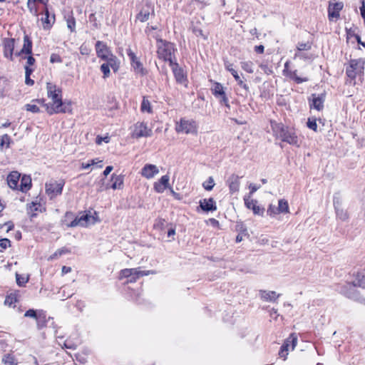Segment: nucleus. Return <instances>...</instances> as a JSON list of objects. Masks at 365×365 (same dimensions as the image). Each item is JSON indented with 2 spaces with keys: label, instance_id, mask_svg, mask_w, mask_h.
I'll return each instance as SVG.
<instances>
[{
  "label": "nucleus",
  "instance_id": "obj_1",
  "mask_svg": "<svg viewBox=\"0 0 365 365\" xmlns=\"http://www.w3.org/2000/svg\"><path fill=\"white\" fill-rule=\"evenodd\" d=\"M47 96L51 100V103L45 104L46 111L49 115L71 111L70 102H63L62 89L53 83H46Z\"/></svg>",
  "mask_w": 365,
  "mask_h": 365
},
{
  "label": "nucleus",
  "instance_id": "obj_2",
  "mask_svg": "<svg viewBox=\"0 0 365 365\" xmlns=\"http://www.w3.org/2000/svg\"><path fill=\"white\" fill-rule=\"evenodd\" d=\"M157 53L160 58L165 61H169L170 64H173V54L174 52V46L173 43L163 40L157 41Z\"/></svg>",
  "mask_w": 365,
  "mask_h": 365
},
{
  "label": "nucleus",
  "instance_id": "obj_3",
  "mask_svg": "<svg viewBox=\"0 0 365 365\" xmlns=\"http://www.w3.org/2000/svg\"><path fill=\"white\" fill-rule=\"evenodd\" d=\"M175 130L178 133H195L197 130L196 122L192 120L181 118L176 123Z\"/></svg>",
  "mask_w": 365,
  "mask_h": 365
},
{
  "label": "nucleus",
  "instance_id": "obj_4",
  "mask_svg": "<svg viewBox=\"0 0 365 365\" xmlns=\"http://www.w3.org/2000/svg\"><path fill=\"white\" fill-rule=\"evenodd\" d=\"M354 279L351 282H347L341 287L340 292L346 296L347 297L363 302L364 299L360 296L359 292L357 290V287H360L359 285H354Z\"/></svg>",
  "mask_w": 365,
  "mask_h": 365
},
{
  "label": "nucleus",
  "instance_id": "obj_5",
  "mask_svg": "<svg viewBox=\"0 0 365 365\" xmlns=\"http://www.w3.org/2000/svg\"><path fill=\"white\" fill-rule=\"evenodd\" d=\"M127 54L130 61V66L133 72L141 76H146L148 73L147 70L144 68L143 63L140 59L136 56L135 53L131 51L130 48L127 50Z\"/></svg>",
  "mask_w": 365,
  "mask_h": 365
},
{
  "label": "nucleus",
  "instance_id": "obj_6",
  "mask_svg": "<svg viewBox=\"0 0 365 365\" xmlns=\"http://www.w3.org/2000/svg\"><path fill=\"white\" fill-rule=\"evenodd\" d=\"M210 91L215 98L220 101L221 103H224L229 106L228 98L226 96L225 88L224 86L218 82H215L210 80Z\"/></svg>",
  "mask_w": 365,
  "mask_h": 365
},
{
  "label": "nucleus",
  "instance_id": "obj_7",
  "mask_svg": "<svg viewBox=\"0 0 365 365\" xmlns=\"http://www.w3.org/2000/svg\"><path fill=\"white\" fill-rule=\"evenodd\" d=\"M365 61L361 59H351L349 66L346 69V76L350 79H356V76L362 73Z\"/></svg>",
  "mask_w": 365,
  "mask_h": 365
},
{
  "label": "nucleus",
  "instance_id": "obj_8",
  "mask_svg": "<svg viewBox=\"0 0 365 365\" xmlns=\"http://www.w3.org/2000/svg\"><path fill=\"white\" fill-rule=\"evenodd\" d=\"M64 182L50 180L45 184L46 193L50 199L56 197L62 193Z\"/></svg>",
  "mask_w": 365,
  "mask_h": 365
},
{
  "label": "nucleus",
  "instance_id": "obj_9",
  "mask_svg": "<svg viewBox=\"0 0 365 365\" xmlns=\"http://www.w3.org/2000/svg\"><path fill=\"white\" fill-rule=\"evenodd\" d=\"M153 134V131L148 128V124L144 122H137L133 126L131 136L135 138L142 137H150Z\"/></svg>",
  "mask_w": 365,
  "mask_h": 365
},
{
  "label": "nucleus",
  "instance_id": "obj_10",
  "mask_svg": "<svg viewBox=\"0 0 365 365\" xmlns=\"http://www.w3.org/2000/svg\"><path fill=\"white\" fill-rule=\"evenodd\" d=\"M95 218L90 214H82L81 215L76 216L70 224L68 225V227H86L90 225L94 224Z\"/></svg>",
  "mask_w": 365,
  "mask_h": 365
},
{
  "label": "nucleus",
  "instance_id": "obj_11",
  "mask_svg": "<svg viewBox=\"0 0 365 365\" xmlns=\"http://www.w3.org/2000/svg\"><path fill=\"white\" fill-rule=\"evenodd\" d=\"M297 343V338L296 335L294 334H292L289 338L286 339L284 343L281 347V349L279 351V356L282 358H284L285 360L287 358V356L288 355V351L289 349L293 350Z\"/></svg>",
  "mask_w": 365,
  "mask_h": 365
},
{
  "label": "nucleus",
  "instance_id": "obj_12",
  "mask_svg": "<svg viewBox=\"0 0 365 365\" xmlns=\"http://www.w3.org/2000/svg\"><path fill=\"white\" fill-rule=\"evenodd\" d=\"M205 26V23L203 17H195L192 22H191V29L197 36H201L204 38L203 31Z\"/></svg>",
  "mask_w": 365,
  "mask_h": 365
},
{
  "label": "nucleus",
  "instance_id": "obj_13",
  "mask_svg": "<svg viewBox=\"0 0 365 365\" xmlns=\"http://www.w3.org/2000/svg\"><path fill=\"white\" fill-rule=\"evenodd\" d=\"M244 202L245 207L250 210H252L254 214L262 215L264 213V209L261 208L257 205V201L252 199L250 195L245 196Z\"/></svg>",
  "mask_w": 365,
  "mask_h": 365
},
{
  "label": "nucleus",
  "instance_id": "obj_14",
  "mask_svg": "<svg viewBox=\"0 0 365 365\" xmlns=\"http://www.w3.org/2000/svg\"><path fill=\"white\" fill-rule=\"evenodd\" d=\"M158 173V168L155 165L150 163L145 164L140 172L141 175L148 180L153 178Z\"/></svg>",
  "mask_w": 365,
  "mask_h": 365
},
{
  "label": "nucleus",
  "instance_id": "obj_15",
  "mask_svg": "<svg viewBox=\"0 0 365 365\" xmlns=\"http://www.w3.org/2000/svg\"><path fill=\"white\" fill-rule=\"evenodd\" d=\"M154 273L153 271H142L140 268H125L120 271L119 279L129 278L133 274H150Z\"/></svg>",
  "mask_w": 365,
  "mask_h": 365
},
{
  "label": "nucleus",
  "instance_id": "obj_16",
  "mask_svg": "<svg viewBox=\"0 0 365 365\" xmlns=\"http://www.w3.org/2000/svg\"><path fill=\"white\" fill-rule=\"evenodd\" d=\"M280 138L284 141L288 143L290 145H295L297 147L299 146V142L296 135V133L293 130L287 129L285 132L283 133Z\"/></svg>",
  "mask_w": 365,
  "mask_h": 365
},
{
  "label": "nucleus",
  "instance_id": "obj_17",
  "mask_svg": "<svg viewBox=\"0 0 365 365\" xmlns=\"http://www.w3.org/2000/svg\"><path fill=\"white\" fill-rule=\"evenodd\" d=\"M96 50L98 57L101 59L106 58L109 55H113L112 51L107 47L106 44L100 41H98L96 43Z\"/></svg>",
  "mask_w": 365,
  "mask_h": 365
},
{
  "label": "nucleus",
  "instance_id": "obj_18",
  "mask_svg": "<svg viewBox=\"0 0 365 365\" xmlns=\"http://www.w3.org/2000/svg\"><path fill=\"white\" fill-rule=\"evenodd\" d=\"M109 68H112L115 73H117L120 68V62L115 55H109L106 58H103Z\"/></svg>",
  "mask_w": 365,
  "mask_h": 365
},
{
  "label": "nucleus",
  "instance_id": "obj_19",
  "mask_svg": "<svg viewBox=\"0 0 365 365\" xmlns=\"http://www.w3.org/2000/svg\"><path fill=\"white\" fill-rule=\"evenodd\" d=\"M334 205L336 213V216L339 219L342 221H345L348 219V213L342 207L341 202L339 197H334Z\"/></svg>",
  "mask_w": 365,
  "mask_h": 365
},
{
  "label": "nucleus",
  "instance_id": "obj_20",
  "mask_svg": "<svg viewBox=\"0 0 365 365\" xmlns=\"http://www.w3.org/2000/svg\"><path fill=\"white\" fill-rule=\"evenodd\" d=\"M170 176L168 175L162 176L160 180L153 185L157 192H163L169 186Z\"/></svg>",
  "mask_w": 365,
  "mask_h": 365
},
{
  "label": "nucleus",
  "instance_id": "obj_21",
  "mask_svg": "<svg viewBox=\"0 0 365 365\" xmlns=\"http://www.w3.org/2000/svg\"><path fill=\"white\" fill-rule=\"evenodd\" d=\"M260 299L264 302H276L280 297V294L277 293L276 291H259Z\"/></svg>",
  "mask_w": 365,
  "mask_h": 365
},
{
  "label": "nucleus",
  "instance_id": "obj_22",
  "mask_svg": "<svg viewBox=\"0 0 365 365\" xmlns=\"http://www.w3.org/2000/svg\"><path fill=\"white\" fill-rule=\"evenodd\" d=\"M225 68L226 69L232 74L233 78L236 80L237 83L242 87L244 89L247 90L249 87L247 86V84H245L243 81L240 78V76L238 75L237 71L233 68V65L231 63H225Z\"/></svg>",
  "mask_w": 365,
  "mask_h": 365
},
{
  "label": "nucleus",
  "instance_id": "obj_23",
  "mask_svg": "<svg viewBox=\"0 0 365 365\" xmlns=\"http://www.w3.org/2000/svg\"><path fill=\"white\" fill-rule=\"evenodd\" d=\"M172 67L175 80L180 83H184L186 81L183 70L179 67L178 64L173 62V64H170Z\"/></svg>",
  "mask_w": 365,
  "mask_h": 365
},
{
  "label": "nucleus",
  "instance_id": "obj_24",
  "mask_svg": "<svg viewBox=\"0 0 365 365\" xmlns=\"http://www.w3.org/2000/svg\"><path fill=\"white\" fill-rule=\"evenodd\" d=\"M342 8V2H336L333 5H330L329 8H328V16H329V19H333L334 18H338L339 16V11Z\"/></svg>",
  "mask_w": 365,
  "mask_h": 365
},
{
  "label": "nucleus",
  "instance_id": "obj_25",
  "mask_svg": "<svg viewBox=\"0 0 365 365\" xmlns=\"http://www.w3.org/2000/svg\"><path fill=\"white\" fill-rule=\"evenodd\" d=\"M32 53V41L29 40L27 36L24 37V45L20 51L16 53V55L23 57L24 54H31Z\"/></svg>",
  "mask_w": 365,
  "mask_h": 365
},
{
  "label": "nucleus",
  "instance_id": "obj_26",
  "mask_svg": "<svg viewBox=\"0 0 365 365\" xmlns=\"http://www.w3.org/2000/svg\"><path fill=\"white\" fill-rule=\"evenodd\" d=\"M14 49V39L9 38L5 41L4 42V53L5 57L13 59V52Z\"/></svg>",
  "mask_w": 365,
  "mask_h": 365
},
{
  "label": "nucleus",
  "instance_id": "obj_27",
  "mask_svg": "<svg viewBox=\"0 0 365 365\" xmlns=\"http://www.w3.org/2000/svg\"><path fill=\"white\" fill-rule=\"evenodd\" d=\"M20 177L21 175L17 171L11 172L7 178L9 186L12 189L17 190Z\"/></svg>",
  "mask_w": 365,
  "mask_h": 365
},
{
  "label": "nucleus",
  "instance_id": "obj_28",
  "mask_svg": "<svg viewBox=\"0 0 365 365\" xmlns=\"http://www.w3.org/2000/svg\"><path fill=\"white\" fill-rule=\"evenodd\" d=\"M270 125L272 130L274 133V135L279 138H280L283 133H284L285 130L287 129L285 128L282 123H277L276 121L274 120L270 121Z\"/></svg>",
  "mask_w": 365,
  "mask_h": 365
},
{
  "label": "nucleus",
  "instance_id": "obj_29",
  "mask_svg": "<svg viewBox=\"0 0 365 365\" xmlns=\"http://www.w3.org/2000/svg\"><path fill=\"white\" fill-rule=\"evenodd\" d=\"M227 182L231 192H235L239 190L240 180L237 175H232L228 179Z\"/></svg>",
  "mask_w": 365,
  "mask_h": 365
},
{
  "label": "nucleus",
  "instance_id": "obj_30",
  "mask_svg": "<svg viewBox=\"0 0 365 365\" xmlns=\"http://www.w3.org/2000/svg\"><path fill=\"white\" fill-rule=\"evenodd\" d=\"M31 188V177L24 175L21 178L20 184L18 185L17 190L26 192Z\"/></svg>",
  "mask_w": 365,
  "mask_h": 365
},
{
  "label": "nucleus",
  "instance_id": "obj_31",
  "mask_svg": "<svg viewBox=\"0 0 365 365\" xmlns=\"http://www.w3.org/2000/svg\"><path fill=\"white\" fill-rule=\"evenodd\" d=\"M111 187L113 189H120L123 185V177L122 175H118L113 174L111 175Z\"/></svg>",
  "mask_w": 365,
  "mask_h": 365
},
{
  "label": "nucleus",
  "instance_id": "obj_32",
  "mask_svg": "<svg viewBox=\"0 0 365 365\" xmlns=\"http://www.w3.org/2000/svg\"><path fill=\"white\" fill-rule=\"evenodd\" d=\"M11 143L12 140L7 133L0 135V151H3L5 148H9Z\"/></svg>",
  "mask_w": 365,
  "mask_h": 365
},
{
  "label": "nucleus",
  "instance_id": "obj_33",
  "mask_svg": "<svg viewBox=\"0 0 365 365\" xmlns=\"http://www.w3.org/2000/svg\"><path fill=\"white\" fill-rule=\"evenodd\" d=\"M312 96V105L311 106V107L317 109V110H322L323 108L324 97L316 96V95H313Z\"/></svg>",
  "mask_w": 365,
  "mask_h": 365
},
{
  "label": "nucleus",
  "instance_id": "obj_34",
  "mask_svg": "<svg viewBox=\"0 0 365 365\" xmlns=\"http://www.w3.org/2000/svg\"><path fill=\"white\" fill-rule=\"evenodd\" d=\"M287 76L289 78H292L294 81H295L297 83H301L309 81V78L307 77H299L297 74V71H287Z\"/></svg>",
  "mask_w": 365,
  "mask_h": 365
},
{
  "label": "nucleus",
  "instance_id": "obj_35",
  "mask_svg": "<svg viewBox=\"0 0 365 365\" xmlns=\"http://www.w3.org/2000/svg\"><path fill=\"white\" fill-rule=\"evenodd\" d=\"M1 362H3V365H18V361L15 356L10 354L4 356Z\"/></svg>",
  "mask_w": 365,
  "mask_h": 365
},
{
  "label": "nucleus",
  "instance_id": "obj_36",
  "mask_svg": "<svg viewBox=\"0 0 365 365\" xmlns=\"http://www.w3.org/2000/svg\"><path fill=\"white\" fill-rule=\"evenodd\" d=\"M240 66L242 70L249 73H254V63L250 61H245L240 62Z\"/></svg>",
  "mask_w": 365,
  "mask_h": 365
},
{
  "label": "nucleus",
  "instance_id": "obj_37",
  "mask_svg": "<svg viewBox=\"0 0 365 365\" xmlns=\"http://www.w3.org/2000/svg\"><path fill=\"white\" fill-rule=\"evenodd\" d=\"M278 210L279 213H289L288 202L284 199H281L278 202Z\"/></svg>",
  "mask_w": 365,
  "mask_h": 365
},
{
  "label": "nucleus",
  "instance_id": "obj_38",
  "mask_svg": "<svg viewBox=\"0 0 365 365\" xmlns=\"http://www.w3.org/2000/svg\"><path fill=\"white\" fill-rule=\"evenodd\" d=\"M140 109H141V111L143 113L146 112L148 113H151L153 112L151 103L149 101V100L145 97L143 98V102H142V104L140 106Z\"/></svg>",
  "mask_w": 365,
  "mask_h": 365
},
{
  "label": "nucleus",
  "instance_id": "obj_39",
  "mask_svg": "<svg viewBox=\"0 0 365 365\" xmlns=\"http://www.w3.org/2000/svg\"><path fill=\"white\" fill-rule=\"evenodd\" d=\"M18 301V298H17V294L16 292L14 293H11L9 295H8L6 297V299H5V304L9 306V307H12V306H15V304Z\"/></svg>",
  "mask_w": 365,
  "mask_h": 365
},
{
  "label": "nucleus",
  "instance_id": "obj_40",
  "mask_svg": "<svg viewBox=\"0 0 365 365\" xmlns=\"http://www.w3.org/2000/svg\"><path fill=\"white\" fill-rule=\"evenodd\" d=\"M25 69V83L26 85L32 86L34 84V81L31 80L30 76L34 72V69L33 68H29L28 66H24Z\"/></svg>",
  "mask_w": 365,
  "mask_h": 365
},
{
  "label": "nucleus",
  "instance_id": "obj_41",
  "mask_svg": "<svg viewBox=\"0 0 365 365\" xmlns=\"http://www.w3.org/2000/svg\"><path fill=\"white\" fill-rule=\"evenodd\" d=\"M26 6L30 14L34 16L37 15L36 0H27Z\"/></svg>",
  "mask_w": 365,
  "mask_h": 365
},
{
  "label": "nucleus",
  "instance_id": "obj_42",
  "mask_svg": "<svg viewBox=\"0 0 365 365\" xmlns=\"http://www.w3.org/2000/svg\"><path fill=\"white\" fill-rule=\"evenodd\" d=\"M354 285H359L361 288L365 289V275L361 273L355 274Z\"/></svg>",
  "mask_w": 365,
  "mask_h": 365
},
{
  "label": "nucleus",
  "instance_id": "obj_43",
  "mask_svg": "<svg viewBox=\"0 0 365 365\" xmlns=\"http://www.w3.org/2000/svg\"><path fill=\"white\" fill-rule=\"evenodd\" d=\"M150 16V10L143 9L140 11V12L137 15L136 19L141 22H145L148 20Z\"/></svg>",
  "mask_w": 365,
  "mask_h": 365
},
{
  "label": "nucleus",
  "instance_id": "obj_44",
  "mask_svg": "<svg viewBox=\"0 0 365 365\" xmlns=\"http://www.w3.org/2000/svg\"><path fill=\"white\" fill-rule=\"evenodd\" d=\"M16 283L19 287L24 286L29 280L28 276L21 275L17 273L16 274Z\"/></svg>",
  "mask_w": 365,
  "mask_h": 365
},
{
  "label": "nucleus",
  "instance_id": "obj_45",
  "mask_svg": "<svg viewBox=\"0 0 365 365\" xmlns=\"http://www.w3.org/2000/svg\"><path fill=\"white\" fill-rule=\"evenodd\" d=\"M267 215H269L270 217H274L276 216L277 215H279L280 214L279 210H278V207L274 205H269L267 210Z\"/></svg>",
  "mask_w": 365,
  "mask_h": 365
},
{
  "label": "nucleus",
  "instance_id": "obj_46",
  "mask_svg": "<svg viewBox=\"0 0 365 365\" xmlns=\"http://www.w3.org/2000/svg\"><path fill=\"white\" fill-rule=\"evenodd\" d=\"M68 252V250L66 249V248H61V249H59V250H57L49 258H48V260H53V259H55L56 258H58V257L63 255V254H66Z\"/></svg>",
  "mask_w": 365,
  "mask_h": 365
},
{
  "label": "nucleus",
  "instance_id": "obj_47",
  "mask_svg": "<svg viewBox=\"0 0 365 365\" xmlns=\"http://www.w3.org/2000/svg\"><path fill=\"white\" fill-rule=\"evenodd\" d=\"M45 15H46V18L43 21H44V24H46V26H44V28H49L51 26V25L54 21V16H52L51 17H50L49 14H48V9H46Z\"/></svg>",
  "mask_w": 365,
  "mask_h": 365
},
{
  "label": "nucleus",
  "instance_id": "obj_48",
  "mask_svg": "<svg viewBox=\"0 0 365 365\" xmlns=\"http://www.w3.org/2000/svg\"><path fill=\"white\" fill-rule=\"evenodd\" d=\"M27 55L28 56L23 55V57L21 58L26 59V65L24 66H28L29 68H31V66H34V64L35 63L36 59L31 54Z\"/></svg>",
  "mask_w": 365,
  "mask_h": 365
},
{
  "label": "nucleus",
  "instance_id": "obj_49",
  "mask_svg": "<svg viewBox=\"0 0 365 365\" xmlns=\"http://www.w3.org/2000/svg\"><path fill=\"white\" fill-rule=\"evenodd\" d=\"M24 108L26 110L37 113L40 112V108L36 104H25Z\"/></svg>",
  "mask_w": 365,
  "mask_h": 365
},
{
  "label": "nucleus",
  "instance_id": "obj_50",
  "mask_svg": "<svg viewBox=\"0 0 365 365\" xmlns=\"http://www.w3.org/2000/svg\"><path fill=\"white\" fill-rule=\"evenodd\" d=\"M100 68H101V72L103 73V78L104 79L108 78L110 74V68H109L108 67L107 64H103V63L101 66Z\"/></svg>",
  "mask_w": 365,
  "mask_h": 365
},
{
  "label": "nucleus",
  "instance_id": "obj_51",
  "mask_svg": "<svg viewBox=\"0 0 365 365\" xmlns=\"http://www.w3.org/2000/svg\"><path fill=\"white\" fill-rule=\"evenodd\" d=\"M165 223H166V222L164 220L158 219V220H156L153 227L156 230H163Z\"/></svg>",
  "mask_w": 365,
  "mask_h": 365
},
{
  "label": "nucleus",
  "instance_id": "obj_52",
  "mask_svg": "<svg viewBox=\"0 0 365 365\" xmlns=\"http://www.w3.org/2000/svg\"><path fill=\"white\" fill-rule=\"evenodd\" d=\"M210 210H216L215 202L212 198L207 200V212H210Z\"/></svg>",
  "mask_w": 365,
  "mask_h": 365
},
{
  "label": "nucleus",
  "instance_id": "obj_53",
  "mask_svg": "<svg viewBox=\"0 0 365 365\" xmlns=\"http://www.w3.org/2000/svg\"><path fill=\"white\" fill-rule=\"evenodd\" d=\"M307 127L314 130V132H317V124L315 119H311L309 118L307 122Z\"/></svg>",
  "mask_w": 365,
  "mask_h": 365
},
{
  "label": "nucleus",
  "instance_id": "obj_54",
  "mask_svg": "<svg viewBox=\"0 0 365 365\" xmlns=\"http://www.w3.org/2000/svg\"><path fill=\"white\" fill-rule=\"evenodd\" d=\"M24 317H31L32 319H38L36 312L34 309H29L28 311H26L24 314Z\"/></svg>",
  "mask_w": 365,
  "mask_h": 365
},
{
  "label": "nucleus",
  "instance_id": "obj_55",
  "mask_svg": "<svg viewBox=\"0 0 365 365\" xmlns=\"http://www.w3.org/2000/svg\"><path fill=\"white\" fill-rule=\"evenodd\" d=\"M110 140V138L109 136L106 135L105 137H101V136H99L98 135L96 137V143L98 144V145H101L102 143V142H105V143H108Z\"/></svg>",
  "mask_w": 365,
  "mask_h": 365
},
{
  "label": "nucleus",
  "instance_id": "obj_56",
  "mask_svg": "<svg viewBox=\"0 0 365 365\" xmlns=\"http://www.w3.org/2000/svg\"><path fill=\"white\" fill-rule=\"evenodd\" d=\"M11 241L7 238H3L0 240V247L6 249L8 246L10 245Z\"/></svg>",
  "mask_w": 365,
  "mask_h": 365
},
{
  "label": "nucleus",
  "instance_id": "obj_57",
  "mask_svg": "<svg viewBox=\"0 0 365 365\" xmlns=\"http://www.w3.org/2000/svg\"><path fill=\"white\" fill-rule=\"evenodd\" d=\"M145 274H133L129 277V279L128 280L127 283H133L135 282L138 279H139L140 277L145 276Z\"/></svg>",
  "mask_w": 365,
  "mask_h": 365
},
{
  "label": "nucleus",
  "instance_id": "obj_58",
  "mask_svg": "<svg viewBox=\"0 0 365 365\" xmlns=\"http://www.w3.org/2000/svg\"><path fill=\"white\" fill-rule=\"evenodd\" d=\"M214 186H215L214 180L212 177H210L207 182V190H212Z\"/></svg>",
  "mask_w": 365,
  "mask_h": 365
},
{
  "label": "nucleus",
  "instance_id": "obj_59",
  "mask_svg": "<svg viewBox=\"0 0 365 365\" xmlns=\"http://www.w3.org/2000/svg\"><path fill=\"white\" fill-rule=\"evenodd\" d=\"M50 61L51 63H53V62H61V59L59 56L56 55V54H52L51 56V57H50Z\"/></svg>",
  "mask_w": 365,
  "mask_h": 365
},
{
  "label": "nucleus",
  "instance_id": "obj_60",
  "mask_svg": "<svg viewBox=\"0 0 365 365\" xmlns=\"http://www.w3.org/2000/svg\"><path fill=\"white\" fill-rule=\"evenodd\" d=\"M89 49L87 48L86 46H85L84 45H82L81 47H80V53L83 55H88L89 54Z\"/></svg>",
  "mask_w": 365,
  "mask_h": 365
},
{
  "label": "nucleus",
  "instance_id": "obj_61",
  "mask_svg": "<svg viewBox=\"0 0 365 365\" xmlns=\"http://www.w3.org/2000/svg\"><path fill=\"white\" fill-rule=\"evenodd\" d=\"M361 6L360 7L361 15L363 19H365V1L361 0Z\"/></svg>",
  "mask_w": 365,
  "mask_h": 365
},
{
  "label": "nucleus",
  "instance_id": "obj_62",
  "mask_svg": "<svg viewBox=\"0 0 365 365\" xmlns=\"http://www.w3.org/2000/svg\"><path fill=\"white\" fill-rule=\"evenodd\" d=\"M250 188L251 191L249 195L252 197V195L259 189V186H257L256 184H251L250 185Z\"/></svg>",
  "mask_w": 365,
  "mask_h": 365
},
{
  "label": "nucleus",
  "instance_id": "obj_63",
  "mask_svg": "<svg viewBox=\"0 0 365 365\" xmlns=\"http://www.w3.org/2000/svg\"><path fill=\"white\" fill-rule=\"evenodd\" d=\"M113 170V167L112 165H108L105 168L103 171V175L107 176L112 170Z\"/></svg>",
  "mask_w": 365,
  "mask_h": 365
},
{
  "label": "nucleus",
  "instance_id": "obj_64",
  "mask_svg": "<svg viewBox=\"0 0 365 365\" xmlns=\"http://www.w3.org/2000/svg\"><path fill=\"white\" fill-rule=\"evenodd\" d=\"M237 231H239L238 235L236 237V242H240L242 240V237L241 235V225L238 226L237 228Z\"/></svg>",
  "mask_w": 365,
  "mask_h": 365
}]
</instances>
